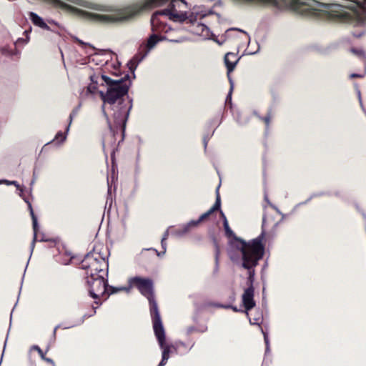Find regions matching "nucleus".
<instances>
[{"label":"nucleus","instance_id":"nucleus-19","mask_svg":"<svg viewBox=\"0 0 366 366\" xmlns=\"http://www.w3.org/2000/svg\"><path fill=\"white\" fill-rule=\"evenodd\" d=\"M31 350H36L38 352V353L39 354V355L41 356L42 360H44V361L47 362L51 364L53 366H54V362L51 358L46 357L42 350L39 346L33 345L31 347Z\"/></svg>","mask_w":366,"mask_h":366},{"label":"nucleus","instance_id":"nucleus-11","mask_svg":"<svg viewBox=\"0 0 366 366\" xmlns=\"http://www.w3.org/2000/svg\"><path fill=\"white\" fill-rule=\"evenodd\" d=\"M202 222L199 218L197 220H191L187 224H182L177 228L172 227L171 234L177 237H182L187 234L192 229L198 227Z\"/></svg>","mask_w":366,"mask_h":366},{"label":"nucleus","instance_id":"nucleus-46","mask_svg":"<svg viewBox=\"0 0 366 366\" xmlns=\"http://www.w3.org/2000/svg\"><path fill=\"white\" fill-rule=\"evenodd\" d=\"M207 330V327H205L204 330H201L202 332H204Z\"/></svg>","mask_w":366,"mask_h":366},{"label":"nucleus","instance_id":"nucleus-29","mask_svg":"<svg viewBox=\"0 0 366 366\" xmlns=\"http://www.w3.org/2000/svg\"><path fill=\"white\" fill-rule=\"evenodd\" d=\"M115 179V174L114 172H112V177H111V181H109V179H107V183H108V194L111 193V189L112 186V183L114 182Z\"/></svg>","mask_w":366,"mask_h":366},{"label":"nucleus","instance_id":"nucleus-41","mask_svg":"<svg viewBox=\"0 0 366 366\" xmlns=\"http://www.w3.org/2000/svg\"><path fill=\"white\" fill-rule=\"evenodd\" d=\"M149 249V250H153V251H154L155 252H157V255H159V253L157 252V249H153V248H150V249Z\"/></svg>","mask_w":366,"mask_h":366},{"label":"nucleus","instance_id":"nucleus-4","mask_svg":"<svg viewBox=\"0 0 366 366\" xmlns=\"http://www.w3.org/2000/svg\"><path fill=\"white\" fill-rule=\"evenodd\" d=\"M252 257H249L248 254H244L243 261H240L238 264L242 268L247 271V285L248 287L244 290L242 297V304L244 307V312L249 316L248 312L255 306L254 300V290L253 287V282L255 275V267L258 264L260 259H262V248L259 247L255 249Z\"/></svg>","mask_w":366,"mask_h":366},{"label":"nucleus","instance_id":"nucleus-32","mask_svg":"<svg viewBox=\"0 0 366 366\" xmlns=\"http://www.w3.org/2000/svg\"><path fill=\"white\" fill-rule=\"evenodd\" d=\"M211 124L217 128L221 124V121H218V117H215L211 122Z\"/></svg>","mask_w":366,"mask_h":366},{"label":"nucleus","instance_id":"nucleus-12","mask_svg":"<svg viewBox=\"0 0 366 366\" xmlns=\"http://www.w3.org/2000/svg\"><path fill=\"white\" fill-rule=\"evenodd\" d=\"M239 58L237 57V54L232 52H228L224 56V64L227 69L228 79L230 78L229 74L234 69Z\"/></svg>","mask_w":366,"mask_h":366},{"label":"nucleus","instance_id":"nucleus-45","mask_svg":"<svg viewBox=\"0 0 366 366\" xmlns=\"http://www.w3.org/2000/svg\"><path fill=\"white\" fill-rule=\"evenodd\" d=\"M311 198H312V197H311L310 199H307L305 202H304L303 204H305V203L308 202L309 201H310Z\"/></svg>","mask_w":366,"mask_h":366},{"label":"nucleus","instance_id":"nucleus-38","mask_svg":"<svg viewBox=\"0 0 366 366\" xmlns=\"http://www.w3.org/2000/svg\"><path fill=\"white\" fill-rule=\"evenodd\" d=\"M48 22H49V24H50L54 25V26H59L58 23H57V22H56V21H54V20H49V21H48Z\"/></svg>","mask_w":366,"mask_h":366},{"label":"nucleus","instance_id":"nucleus-30","mask_svg":"<svg viewBox=\"0 0 366 366\" xmlns=\"http://www.w3.org/2000/svg\"><path fill=\"white\" fill-rule=\"evenodd\" d=\"M217 307H221V308H232L233 311L234 312H239L240 310L237 308V307H233L231 305H222V304H217Z\"/></svg>","mask_w":366,"mask_h":366},{"label":"nucleus","instance_id":"nucleus-2","mask_svg":"<svg viewBox=\"0 0 366 366\" xmlns=\"http://www.w3.org/2000/svg\"><path fill=\"white\" fill-rule=\"evenodd\" d=\"M158 6L157 7H159ZM164 9L155 11L151 17V30L152 34L148 37L146 43V51L148 53L157 43L167 40L174 43H182L187 40L184 35L186 29L184 26L173 28L169 25L166 20L172 22H182L187 16L182 10L186 7L185 4L178 2L162 6Z\"/></svg>","mask_w":366,"mask_h":366},{"label":"nucleus","instance_id":"nucleus-15","mask_svg":"<svg viewBox=\"0 0 366 366\" xmlns=\"http://www.w3.org/2000/svg\"><path fill=\"white\" fill-rule=\"evenodd\" d=\"M218 189H219V187L217 189V197H216V201H215L214 204L210 209H209L207 212L202 214L199 217V221L203 222L207 218H208L214 211L220 209L221 199H220V196H219Z\"/></svg>","mask_w":366,"mask_h":366},{"label":"nucleus","instance_id":"nucleus-18","mask_svg":"<svg viewBox=\"0 0 366 366\" xmlns=\"http://www.w3.org/2000/svg\"><path fill=\"white\" fill-rule=\"evenodd\" d=\"M67 134L68 132H66V130L64 133L61 131L58 132L51 143H55L59 145L62 144L66 139Z\"/></svg>","mask_w":366,"mask_h":366},{"label":"nucleus","instance_id":"nucleus-43","mask_svg":"<svg viewBox=\"0 0 366 366\" xmlns=\"http://www.w3.org/2000/svg\"><path fill=\"white\" fill-rule=\"evenodd\" d=\"M264 199H265L268 203H269V200H268V197H267V194H265V195H264Z\"/></svg>","mask_w":366,"mask_h":366},{"label":"nucleus","instance_id":"nucleus-20","mask_svg":"<svg viewBox=\"0 0 366 366\" xmlns=\"http://www.w3.org/2000/svg\"><path fill=\"white\" fill-rule=\"evenodd\" d=\"M80 107H81V104H79L77 107H76L75 108L73 109V110L71 111L70 115H69V124L67 125L66 127V132H69V128H70V125L72 123V121L74 119V118L77 115V114L79 113V111L80 109Z\"/></svg>","mask_w":366,"mask_h":366},{"label":"nucleus","instance_id":"nucleus-22","mask_svg":"<svg viewBox=\"0 0 366 366\" xmlns=\"http://www.w3.org/2000/svg\"><path fill=\"white\" fill-rule=\"evenodd\" d=\"M255 114L257 115V117L261 119L262 121H263L265 124V126H266V131H267L269 129V124H270V122L272 120V116L270 112H269L267 116H265L264 117H262L259 115H258L257 114L255 113Z\"/></svg>","mask_w":366,"mask_h":366},{"label":"nucleus","instance_id":"nucleus-9","mask_svg":"<svg viewBox=\"0 0 366 366\" xmlns=\"http://www.w3.org/2000/svg\"><path fill=\"white\" fill-rule=\"evenodd\" d=\"M153 329L159 345L162 350V360L158 366H164L169 358L170 346L165 342V331L162 322L153 325Z\"/></svg>","mask_w":366,"mask_h":366},{"label":"nucleus","instance_id":"nucleus-10","mask_svg":"<svg viewBox=\"0 0 366 366\" xmlns=\"http://www.w3.org/2000/svg\"><path fill=\"white\" fill-rule=\"evenodd\" d=\"M31 31V28L29 30H25L24 31V34L26 36L25 38H18L15 41L14 46L13 47L4 46L1 49V53L4 55L9 56H16L19 58L20 51L16 49V46L20 45H25L29 41V34Z\"/></svg>","mask_w":366,"mask_h":366},{"label":"nucleus","instance_id":"nucleus-31","mask_svg":"<svg viewBox=\"0 0 366 366\" xmlns=\"http://www.w3.org/2000/svg\"><path fill=\"white\" fill-rule=\"evenodd\" d=\"M110 289L112 290L111 291V294H114V293H116L119 291H122V290H127V291H129V288H126V287H119V288H115V287H111Z\"/></svg>","mask_w":366,"mask_h":366},{"label":"nucleus","instance_id":"nucleus-3","mask_svg":"<svg viewBox=\"0 0 366 366\" xmlns=\"http://www.w3.org/2000/svg\"><path fill=\"white\" fill-rule=\"evenodd\" d=\"M225 235L228 238H232L229 242L228 255L231 260L237 264H239L240 261H243L244 254H248L249 257H252L255 249L262 248V256L264 255V247L262 244L264 239V233L262 232L257 238L247 242L237 236L229 226L227 219L223 223Z\"/></svg>","mask_w":366,"mask_h":366},{"label":"nucleus","instance_id":"nucleus-21","mask_svg":"<svg viewBox=\"0 0 366 366\" xmlns=\"http://www.w3.org/2000/svg\"><path fill=\"white\" fill-rule=\"evenodd\" d=\"M215 245V267L214 269V272L217 273L219 270V257L220 254V250L219 245L217 242L214 243Z\"/></svg>","mask_w":366,"mask_h":366},{"label":"nucleus","instance_id":"nucleus-37","mask_svg":"<svg viewBox=\"0 0 366 366\" xmlns=\"http://www.w3.org/2000/svg\"><path fill=\"white\" fill-rule=\"evenodd\" d=\"M165 241H166V240L162 239V241H161L162 247V248L164 249V252H163V253H164V252H165V250H166V245H167V244H166Z\"/></svg>","mask_w":366,"mask_h":366},{"label":"nucleus","instance_id":"nucleus-26","mask_svg":"<svg viewBox=\"0 0 366 366\" xmlns=\"http://www.w3.org/2000/svg\"><path fill=\"white\" fill-rule=\"evenodd\" d=\"M262 320H263V317H262V314H260V313H258L254 317L249 319L251 325H257L259 326L260 323L262 322Z\"/></svg>","mask_w":366,"mask_h":366},{"label":"nucleus","instance_id":"nucleus-24","mask_svg":"<svg viewBox=\"0 0 366 366\" xmlns=\"http://www.w3.org/2000/svg\"><path fill=\"white\" fill-rule=\"evenodd\" d=\"M261 331H262V333L263 334V336H264V343H265V345H266V348H265V355L268 354L270 351V347H269V337H268V334L266 331L264 330L263 328L261 327Z\"/></svg>","mask_w":366,"mask_h":366},{"label":"nucleus","instance_id":"nucleus-5","mask_svg":"<svg viewBox=\"0 0 366 366\" xmlns=\"http://www.w3.org/2000/svg\"><path fill=\"white\" fill-rule=\"evenodd\" d=\"M129 288L135 287L147 298L152 325L162 322L157 302L154 299L153 282L149 278L134 277L129 280Z\"/></svg>","mask_w":366,"mask_h":366},{"label":"nucleus","instance_id":"nucleus-17","mask_svg":"<svg viewBox=\"0 0 366 366\" xmlns=\"http://www.w3.org/2000/svg\"><path fill=\"white\" fill-rule=\"evenodd\" d=\"M350 51L354 55L357 56L360 59L363 61L366 68V53L365 50L362 48H351Z\"/></svg>","mask_w":366,"mask_h":366},{"label":"nucleus","instance_id":"nucleus-39","mask_svg":"<svg viewBox=\"0 0 366 366\" xmlns=\"http://www.w3.org/2000/svg\"><path fill=\"white\" fill-rule=\"evenodd\" d=\"M220 215H221V217H222V219L223 220V223H224L225 219H227V217H226L225 214H224V212L221 210H220Z\"/></svg>","mask_w":366,"mask_h":366},{"label":"nucleus","instance_id":"nucleus-14","mask_svg":"<svg viewBox=\"0 0 366 366\" xmlns=\"http://www.w3.org/2000/svg\"><path fill=\"white\" fill-rule=\"evenodd\" d=\"M29 17L34 25L40 27L41 29L48 30V31H54L44 21V19L36 14L34 12L29 11L28 13Z\"/></svg>","mask_w":366,"mask_h":366},{"label":"nucleus","instance_id":"nucleus-28","mask_svg":"<svg viewBox=\"0 0 366 366\" xmlns=\"http://www.w3.org/2000/svg\"><path fill=\"white\" fill-rule=\"evenodd\" d=\"M229 84H230V89H229V93L227 96V98H226V104H231V101H232V91H233V89H234V83H233V81L232 80L231 78L229 79Z\"/></svg>","mask_w":366,"mask_h":366},{"label":"nucleus","instance_id":"nucleus-23","mask_svg":"<svg viewBox=\"0 0 366 366\" xmlns=\"http://www.w3.org/2000/svg\"><path fill=\"white\" fill-rule=\"evenodd\" d=\"M234 117L236 122L240 125L246 124L249 122V119L247 117H242V114L239 112H237L234 114Z\"/></svg>","mask_w":366,"mask_h":366},{"label":"nucleus","instance_id":"nucleus-8","mask_svg":"<svg viewBox=\"0 0 366 366\" xmlns=\"http://www.w3.org/2000/svg\"><path fill=\"white\" fill-rule=\"evenodd\" d=\"M4 184H5L6 185H14L16 187L17 190H19V195L24 199V201L28 205V209L29 210L30 215L32 219V224H33V230H34V239L31 244V254L34 250V248L35 242L37 240V232L39 230V224H38V222H37V217L34 212L31 204L29 201V198L28 197H26V195L24 194V188H22L16 181H9V180L4 179Z\"/></svg>","mask_w":366,"mask_h":366},{"label":"nucleus","instance_id":"nucleus-44","mask_svg":"<svg viewBox=\"0 0 366 366\" xmlns=\"http://www.w3.org/2000/svg\"><path fill=\"white\" fill-rule=\"evenodd\" d=\"M272 207H273V208H274V209L277 212H280V211L278 210V209H277L276 207H274V206H273V205H272Z\"/></svg>","mask_w":366,"mask_h":366},{"label":"nucleus","instance_id":"nucleus-35","mask_svg":"<svg viewBox=\"0 0 366 366\" xmlns=\"http://www.w3.org/2000/svg\"><path fill=\"white\" fill-rule=\"evenodd\" d=\"M212 133H214V131L212 132ZM212 134H212L210 136L204 137V139H203V142H204V149H206V148H207L208 141H209V139L210 137H211Z\"/></svg>","mask_w":366,"mask_h":366},{"label":"nucleus","instance_id":"nucleus-6","mask_svg":"<svg viewBox=\"0 0 366 366\" xmlns=\"http://www.w3.org/2000/svg\"><path fill=\"white\" fill-rule=\"evenodd\" d=\"M107 252L102 254L100 251L94 248L93 251L86 254L81 262L80 267L86 270V276L92 274H102L107 277L108 261Z\"/></svg>","mask_w":366,"mask_h":366},{"label":"nucleus","instance_id":"nucleus-7","mask_svg":"<svg viewBox=\"0 0 366 366\" xmlns=\"http://www.w3.org/2000/svg\"><path fill=\"white\" fill-rule=\"evenodd\" d=\"M104 275L95 273L92 274V276H86L89 295L94 299H98L106 293L108 285Z\"/></svg>","mask_w":366,"mask_h":366},{"label":"nucleus","instance_id":"nucleus-47","mask_svg":"<svg viewBox=\"0 0 366 366\" xmlns=\"http://www.w3.org/2000/svg\"><path fill=\"white\" fill-rule=\"evenodd\" d=\"M4 184V179L3 180H0V184Z\"/></svg>","mask_w":366,"mask_h":366},{"label":"nucleus","instance_id":"nucleus-27","mask_svg":"<svg viewBox=\"0 0 366 366\" xmlns=\"http://www.w3.org/2000/svg\"><path fill=\"white\" fill-rule=\"evenodd\" d=\"M89 317H91V315H84L82 317L79 318L76 322V323H74L73 325H69V326H65V327H63V329H69V328H71L73 327H75V326H77V325H80L83 324V322H84L86 318H88Z\"/></svg>","mask_w":366,"mask_h":366},{"label":"nucleus","instance_id":"nucleus-42","mask_svg":"<svg viewBox=\"0 0 366 366\" xmlns=\"http://www.w3.org/2000/svg\"><path fill=\"white\" fill-rule=\"evenodd\" d=\"M258 50H259V49L256 51L249 52L248 54H256Z\"/></svg>","mask_w":366,"mask_h":366},{"label":"nucleus","instance_id":"nucleus-33","mask_svg":"<svg viewBox=\"0 0 366 366\" xmlns=\"http://www.w3.org/2000/svg\"><path fill=\"white\" fill-rule=\"evenodd\" d=\"M365 72L362 74H356V73H352L350 74V78H362L365 76Z\"/></svg>","mask_w":366,"mask_h":366},{"label":"nucleus","instance_id":"nucleus-13","mask_svg":"<svg viewBox=\"0 0 366 366\" xmlns=\"http://www.w3.org/2000/svg\"><path fill=\"white\" fill-rule=\"evenodd\" d=\"M148 51H139L135 54L132 59L127 63L129 71L134 76V71L139 64L147 56Z\"/></svg>","mask_w":366,"mask_h":366},{"label":"nucleus","instance_id":"nucleus-25","mask_svg":"<svg viewBox=\"0 0 366 366\" xmlns=\"http://www.w3.org/2000/svg\"><path fill=\"white\" fill-rule=\"evenodd\" d=\"M261 331H262V333L263 334V336H264V343H265V345H266V348H265V355L268 354L270 351V347H269V337H268V334L266 331L264 330L263 328L261 327Z\"/></svg>","mask_w":366,"mask_h":366},{"label":"nucleus","instance_id":"nucleus-34","mask_svg":"<svg viewBox=\"0 0 366 366\" xmlns=\"http://www.w3.org/2000/svg\"><path fill=\"white\" fill-rule=\"evenodd\" d=\"M172 227H169L168 229H167L162 237V239H164L166 240L167 238H168V236L169 234V233L171 234V230H172Z\"/></svg>","mask_w":366,"mask_h":366},{"label":"nucleus","instance_id":"nucleus-1","mask_svg":"<svg viewBox=\"0 0 366 366\" xmlns=\"http://www.w3.org/2000/svg\"><path fill=\"white\" fill-rule=\"evenodd\" d=\"M74 39L87 55V61L85 63L94 62L97 65L101 64L100 67L94 69L89 75L91 83L87 89L90 93H94L100 86L106 88V91L99 92L103 101L102 113L114 135L119 131L124 132L133 106V99L128 96V90L131 85L129 75L111 79L106 74L107 71L117 76L119 71L120 63L117 55L109 51L102 54L97 53L95 47L92 44L85 43L77 37H74Z\"/></svg>","mask_w":366,"mask_h":366},{"label":"nucleus","instance_id":"nucleus-40","mask_svg":"<svg viewBox=\"0 0 366 366\" xmlns=\"http://www.w3.org/2000/svg\"><path fill=\"white\" fill-rule=\"evenodd\" d=\"M60 327V325H57L54 327V336L55 337L56 336V330Z\"/></svg>","mask_w":366,"mask_h":366},{"label":"nucleus","instance_id":"nucleus-16","mask_svg":"<svg viewBox=\"0 0 366 366\" xmlns=\"http://www.w3.org/2000/svg\"><path fill=\"white\" fill-rule=\"evenodd\" d=\"M74 258V256L71 254L70 252L64 251L60 256L58 257L57 261L61 264L66 265L70 263L71 259Z\"/></svg>","mask_w":366,"mask_h":366},{"label":"nucleus","instance_id":"nucleus-36","mask_svg":"<svg viewBox=\"0 0 366 366\" xmlns=\"http://www.w3.org/2000/svg\"><path fill=\"white\" fill-rule=\"evenodd\" d=\"M35 180H36V178H35V177H34V179H32V181L31 182V184H31V188H30V189H29V192H28V196H27L28 197H29V195H31V187H32V185L34 184Z\"/></svg>","mask_w":366,"mask_h":366}]
</instances>
